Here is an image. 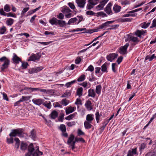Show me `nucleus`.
<instances>
[{
  "label": "nucleus",
  "mask_w": 156,
  "mask_h": 156,
  "mask_svg": "<svg viewBox=\"0 0 156 156\" xmlns=\"http://www.w3.org/2000/svg\"><path fill=\"white\" fill-rule=\"evenodd\" d=\"M121 8V6L115 4L114 6L113 9L114 12L117 13L120 11Z\"/></svg>",
  "instance_id": "nucleus-21"
},
{
  "label": "nucleus",
  "mask_w": 156,
  "mask_h": 156,
  "mask_svg": "<svg viewBox=\"0 0 156 156\" xmlns=\"http://www.w3.org/2000/svg\"><path fill=\"white\" fill-rule=\"evenodd\" d=\"M75 138L76 139V142L79 141L83 143H84L85 142V140L82 138H78L76 137Z\"/></svg>",
  "instance_id": "nucleus-56"
},
{
  "label": "nucleus",
  "mask_w": 156,
  "mask_h": 156,
  "mask_svg": "<svg viewBox=\"0 0 156 156\" xmlns=\"http://www.w3.org/2000/svg\"><path fill=\"white\" fill-rule=\"evenodd\" d=\"M112 5L111 2L109 3L105 9V11L108 15L112 14V11L111 9V7Z\"/></svg>",
  "instance_id": "nucleus-8"
},
{
  "label": "nucleus",
  "mask_w": 156,
  "mask_h": 156,
  "mask_svg": "<svg viewBox=\"0 0 156 156\" xmlns=\"http://www.w3.org/2000/svg\"><path fill=\"white\" fill-rule=\"evenodd\" d=\"M76 124L75 122L73 121L71 122H69L67 123V126L69 127H71L72 126H74Z\"/></svg>",
  "instance_id": "nucleus-62"
},
{
  "label": "nucleus",
  "mask_w": 156,
  "mask_h": 156,
  "mask_svg": "<svg viewBox=\"0 0 156 156\" xmlns=\"http://www.w3.org/2000/svg\"><path fill=\"white\" fill-rule=\"evenodd\" d=\"M58 24L60 27H63L66 25V22L64 20H58Z\"/></svg>",
  "instance_id": "nucleus-31"
},
{
  "label": "nucleus",
  "mask_w": 156,
  "mask_h": 156,
  "mask_svg": "<svg viewBox=\"0 0 156 156\" xmlns=\"http://www.w3.org/2000/svg\"><path fill=\"white\" fill-rule=\"evenodd\" d=\"M13 56L12 58V60L14 63L17 64L19 63V62H22L21 58L18 57L16 54L13 53Z\"/></svg>",
  "instance_id": "nucleus-7"
},
{
  "label": "nucleus",
  "mask_w": 156,
  "mask_h": 156,
  "mask_svg": "<svg viewBox=\"0 0 156 156\" xmlns=\"http://www.w3.org/2000/svg\"><path fill=\"white\" fill-rule=\"evenodd\" d=\"M101 71L103 72H107V67L106 65L104 64L101 66Z\"/></svg>",
  "instance_id": "nucleus-41"
},
{
  "label": "nucleus",
  "mask_w": 156,
  "mask_h": 156,
  "mask_svg": "<svg viewBox=\"0 0 156 156\" xmlns=\"http://www.w3.org/2000/svg\"><path fill=\"white\" fill-rule=\"evenodd\" d=\"M31 96H22V98L20 99L21 101H22V102H23L24 101H27L30 99V98H31Z\"/></svg>",
  "instance_id": "nucleus-39"
},
{
  "label": "nucleus",
  "mask_w": 156,
  "mask_h": 156,
  "mask_svg": "<svg viewBox=\"0 0 156 156\" xmlns=\"http://www.w3.org/2000/svg\"><path fill=\"white\" fill-rule=\"evenodd\" d=\"M91 104V101L89 100H88L86 103L85 105L88 110L90 111L93 109Z\"/></svg>",
  "instance_id": "nucleus-13"
},
{
  "label": "nucleus",
  "mask_w": 156,
  "mask_h": 156,
  "mask_svg": "<svg viewBox=\"0 0 156 156\" xmlns=\"http://www.w3.org/2000/svg\"><path fill=\"white\" fill-rule=\"evenodd\" d=\"M114 22V21H107L105 23L102 24L101 25V27L103 29L106 26L109 27L110 26H109V25L113 23Z\"/></svg>",
  "instance_id": "nucleus-20"
},
{
  "label": "nucleus",
  "mask_w": 156,
  "mask_h": 156,
  "mask_svg": "<svg viewBox=\"0 0 156 156\" xmlns=\"http://www.w3.org/2000/svg\"><path fill=\"white\" fill-rule=\"evenodd\" d=\"M58 20L55 17L53 18L52 19L49 20V23L52 25H57L58 24Z\"/></svg>",
  "instance_id": "nucleus-24"
},
{
  "label": "nucleus",
  "mask_w": 156,
  "mask_h": 156,
  "mask_svg": "<svg viewBox=\"0 0 156 156\" xmlns=\"http://www.w3.org/2000/svg\"><path fill=\"white\" fill-rule=\"evenodd\" d=\"M121 3L122 5H126L130 4V2L128 0H125L122 1Z\"/></svg>",
  "instance_id": "nucleus-58"
},
{
  "label": "nucleus",
  "mask_w": 156,
  "mask_h": 156,
  "mask_svg": "<svg viewBox=\"0 0 156 156\" xmlns=\"http://www.w3.org/2000/svg\"><path fill=\"white\" fill-rule=\"evenodd\" d=\"M102 28L101 27V25H100L99 27L96 28L94 29H93L91 30V32H94L100 31L101 29H102Z\"/></svg>",
  "instance_id": "nucleus-51"
},
{
  "label": "nucleus",
  "mask_w": 156,
  "mask_h": 156,
  "mask_svg": "<svg viewBox=\"0 0 156 156\" xmlns=\"http://www.w3.org/2000/svg\"><path fill=\"white\" fill-rule=\"evenodd\" d=\"M77 20V18L76 17L71 18L69 20L68 23H67V24L70 25L71 23H74V22H76Z\"/></svg>",
  "instance_id": "nucleus-33"
},
{
  "label": "nucleus",
  "mask_w": 156,
  "mask_h": 156,
  "mask_svg": "<svg viewBox=\"0 0 156 156\" xmlns=\"http://www.w3.org/2000/svg\"><path fill=\"white\" fill-rule=\"evenodd\" d=\"M75 104L78 105H82V102L80 99V98H77L75 103Z\"/></svg>",
  "instance_id": "nucleus-52"
},
{
  "label": "nucleus",
  "mask_w": 156,
  "mask_h": 156,
  "mask_svg": "<svg viewBox=\"0 0 156 156\" xmlns=\"http://www.w3.org/2000/svg\"><path fill=\"white\" fill-rule=\"evenodd\" d=\"M95 116H96V119L97 121V123H98L99 122V120L100 119V115L99 114V112H97L95 114Z\"/></svg>",
  "instance_id": "nucleus-49"
},
{
  "label": "nucleus",
  "mask_w": 156,
  "mask_h": 156,
  "mask_svg": "<svg viewBox=\"0 0 156 156\" xmlns=\"http://www.w3.org/2000/svg\"><path fill=\"white\" fill-rule=\"evenodd\" d=\"M132 20V19L129 18L121 19H119V21L122 23L126 22H131Z\"/></svg>",
  "instance_id": "nucleus-35"
},
{
  "label": "nucleus",
  "mask_w": 156,
  "mask_h": 156,
  "mask_svg": "<svg viewBox=\"0 0 156 156\" xmlns=\"http://www.w3.org/2000/svg\"><path fill=\"white\" fill-rule=\"evenodd\" d=\"M91 123L87 121H85L84 124L85 128L87 129L91 128L92 126V125L91 124Z\"/></svg>",
  "instance_id": "nucleus-22"
},
{
  "label": "nucleus",
  "mask_w": 156,
  "mask_h": 156,
  "mask_svg": "<svg viewBox=\"0 0 156 156\" xmlns=\"http://www.w3.org/2000/svg\"><path fill=\"white\" fill-rule=\"evenodd\" d=\"M95 95V93L94 89H90L89 90L88 94V96L94 98Z\"/></svg>",
  "instance_id": "nucleus-19"
},
{
  "label": "nucleus",
  "mask_w": 156,
  "mask_h": 156,
  "mask_svg": "<svg viewBox=\"0 0 156 156\" xmlns=\"http://www.w3.org/2000/svg\"><path fill=\"white\" fill-rule=\"evenodd\" d=\"M6 16L7 17H12L15 18L16 17V14L11 12L7 13Z\"/></svg>",
  "instance_id": "nucleus-44"
},
{
  "label": "nucleus",
  "mask_w": 156,
  "mask_h": 156,
  "mask_svg": "<svg viewBox=\"0 0 156 156\" xmlns=\"http://www.w3.org/2000/svg\"><path fill=\"white\" fill-rule=\"evenodd\" d=\"M6 30V27L5 26H2L0 28V34H3L5 33Z\"/></svg>",
  "instance_id": "nucleus-32"
},
{
  "label": "nucleus",
  "mask_w": 156,
  "mask_h": 156,
  "mask_svg": "<svg viewBox=\"0 0 156 156\" xmlns=\"http://www.w3.org/2000/svg\"><path fill=\"white\" fill-rule=\"evenodd\" d=\"M86 14L87 15L90 16H95V14H96V13L93 12V11L90 10L86 12Z\"/></svg>",
  "instance_id": "nucleus-50"
},
{
  "label": "nucleus",
  "mask_w": 156,
  "mask_h": 156,
  "mask_svg": "<svg viewBox=\"0 0 156 156\" xmlns=\"http://www.w3.org/2000/svg\"><path fill=\"white\" fill-rule=\"evenodd\" d=\"M95 16L97 17L101 16L102 17H107V16L106 14L103 12H98L96 13V15Z\"/></svg>",
  "instance_id": "nucleus-30"
},
{
  "label": "nucleus",
  "mask_w": 156,
  "mask_h": 156,
  "mask_svg": "<svg viewBox=\"0 0 156 156\" xmlns=\"http://www.w3.org/2000/svg\"><path fill=\"white\" fill-rule=\"evenodd\" d=\"M74 114H71L65 118V119L67 120H69L72 119L74 117Z\"/></svg>",
  "instance_id": "nucleus-57"
},
{
  "label": "nucleus",
  "mask_w": 156,
  "mask_h": 156,
  "mask_svg": "<svg viewBox=\"0 0 156 156\" xmlns=\"http://www.w3.org/2000/svg\"><path fill=\"white\" fill-rule=\"evenodd\" d=\"M32 101L35 104L39 105H41L43 103L44 100L41 99H33Z\"/></svg>",
  "instance_id": "nucleus-14"
},
{
  "label": "nucleus",
  "mask_w": 156,
  "mask_h": 156,
  "mask_svg": "<svg viewBox=\"0 0 156 156\" xmlns=\"http://www.w3.org/2000/svg\"><path fill=\"white\" fill-rule=\"evenodd\" d=\"M21 66L22 68L24 69H25L27 68L28 66H29L28 64L26 62H22Z\"/></svg>",
  "instance_id": "nucleus-40"
},
{
  "label": "nucleus",
  "mask_w": 156,
  "mask_h": 156,
  "mask_svg": "<svg viewBox=\"0 0 156 156\" xmlns=\"http://www.w3.org/2000/svg\"><path fill=\"white\" fill-rule=\"evenodd\" d=\"M28 150L29 153L30 154H31L33 153V152L35 151V149L34 148V147L33 146V144L31 143L28 146Z\"/></svg>",
  "instance_id": "nucleus-17"
},
{
  "label": "nucleus",
  "mask_w": 156,
  "mask_h": 156,
  "mask_svg": "<svg viewBox=\"0 0 156 156\" xmlns=\"http://www.w3.org/2000/svg\"><path fill=\"white\" fill-rule=\"evenodd\" d=\"M75 82H76V81L74 80L71 81V82L67 83H66V84L65 85L66 86V87H69L71 85L75 83Z\"/></svg>",
  "instance_id": "nucleus-54"
},
{
  "label": "nucleus",
  "mask_w": 156,
  "mask_h": 156,
  "mask_svg": "<svg viewBox=\"0 0 156 156\" xmlns=\"http://www.w3.org/2000/svg\"><path fill=\"white\" fill-rule=\"evenodd\" d=\"M61 102L62 104L64 106L67 105L69 103L68 101L66 99H62L61 101Z\"/></svg>",
  "instance_id": "nucleus-55"
},
{
  "label": "nucleus",
  "mask_w": 156,
  "mask_h": 156,
  "mask_svg": "<svg viewBox=\"0 0 156 156\" xmlns=\"http://www.w3.org/2000/svg\"><path fill=\"white\" fill-rule=\"evenodd\" d=\"M94 70V67L91 65H90L88 67L87 69L86 70V71L87 70L90 71V72H92Z\"/></svg>",
  "instance_id": "nucleus-61"
},
{
  "label": "nucleus",
  "mask_w": 156,
  "mask_h": 156,
  "mask_svg": "<svg viewBox=\"0 0 156 156\" xmlns=\"http://www.w3.org/2000/svg\"><path fill=\"white\" fill-rule=\"evenodd\" d=\"M29 9V7L24 8L23 10L22 11L21 15H23L25 12L28 11Z\"/></svg>",
  "instance_id": "nucleus-63"
},
{
  "label": "nucleus",
  "mask_w": 156,
  "mask_h": 156,
  "mask_svg": "<svg viewBox=\"0 0 156 156\" xmlns=\"http://www.w3.org/2000/svg\"><path fill=\"white\" fill-rule=\"evenodd\" d=\"M76 139H75V140L73 141L71 143V144L70 145H69V147H70L71 148V149L72 150H74V149L75 148V145L76 142Z\"/></svg>",
  "instance_id": "nucleus-47"
},
{
  "label": "nucleus",
  "mask_w": 156,
  "mask_h": 156,
  "mask_svg": "<svg viewBox=\"0 0 156 156\" xmlns=\"http://www.w3.org/2000/svg\"><path fill=\"white\" fill-rule=\"evenodd\" d=\"M35 70V72L36 73H37L44 69V67L42 66H40L39 67H36L34 68Z\"/></svg>",
  "instance_id": "nucleus-53"
},
{
  "label": "nucleus",
  "mask_w": 156,
  "mask_h": 156,
  "mask_svg": "<svg viewBox=\"0 0 156 156\" xmlns=\"http://www.w3.org/2000/svg\"><path fill=\"white\" fill-rule=\"evenodd\" d=\"M4 9L5 11L8 12L10 11V7L9 5L6 4L4 7Z\"/></svg>",
  "instance_id": "nucleus-42"
},
{
  "label": "nucleus",
  "mask_w": 156,
  "mask_h": 156,
  "mask_svg": "<svg viewBox=\"0 0 156 156\" xmlns=\"http://www.w3.org/2000/svg\"><path fill=\"white\" fill-rule=\"evenodd\" d=\"M145 156H155V155L154 154V151H151L147 153L145 155Z\"/></svg>",
  "instance_id": "nucleus-64"
},
{
  "label": "nucleus",
  "mask_w": 156,
  "mask_h": 156,
  "mask_svg": "<svg viewBox=\"0 0 156 156\" xmlns=\"http://www.w3.org/2000/svg\"><path fill=\"white\" fill-rule=\"evenodd\" d=\"M85 77V76L83 74L81 75L77 79V81L78 82H81L83 81Z\"/></svg>",
  "instance_id": "nucleus-43"
},
{
  "label": "nucleus",
  "mask_w": 156,
  "mask_h": 156,
  "mask_svg": "<svg viewBox=\"0 0 156 156\" xmlns=\"http://www.w3.org/2000/svg\"><path fill=\"white\" fill-rule=\"evenodd\" d=\"M41 6L38 7L34 9L31 10H30L28 12V13H29V15H30L34 13L35 12L38 10L39 8H40Z\"/></svg>",
  "instance_id": "nucleus-45"
},
{
  "label": "nucleus",
  "mask_w": 156,
  "mask_h": 156,
  "mask_svg": "<svg viewBox=\"0 0 156 156\" xmlns=\"http://www.w3.org/2000/svg\"><path fill=\"white\" fill-rule=\"evenodd\" d=\"M27 144L23 142H22L21 144L20 149L22 150H24L27 148Z\"/></svg>",
  "instance_id": "nucleus-37"
},
{
  "label": "nucleus",
  "mask_w": 156,
  "mask_h": 156,
  "mask_svg": "<svg viewBox=\"0 0 156 156\" xmlns=\"http://www.w3.org/2000/svg\"><path fill=\"white\" fill-rule=\"evenodd\" d=\"M108 0H104L101 1L100 4L96 7L98 10H102L105 4L108 2Z\"/></svg>",
  "instance_id": "nucleus-6"
},
{
  "label": "nucleus",
  "mask_w": 156,
  "mask_h": 156,
  "mask_svg": "<svg viewBox=\"0 0 156 156\" xmlns=\"http://www.w3.org/2000/svg\"><path fill=\"white\" fill-rule=\"evenodd\" d=\"M60 129L63 133L66 131V127L65 125L61 124L60 126Z\"/></svg>",
  "instance_id": "nucleus-36"
},
{
  "label": "nucleus",
  "mask_w": 156,
  "mask_h": 156,
  "mask_svg": "<svg viewBox=\"0 0 156 156\" xmlns=\"http://www.w3.org/2000/svg\"><path fill=\"white\" fill-rule=\"evenodd\" d=\"M0 61L1 62H4V63L1 67V71H4L5 69L7 68L9 65L10 60L6 57L3 56L0 58Z\"/></svg>",
  "instance_id": "nucleus-2"
},
{
  "label": "nucleus",
  "mask_w": 156,
  "mask_h": 156,
  "mask_svg": "<svg viewBox=\"0 0 156 156\" xmlns=\"http://www.w3.org/2000/svg\"><path fill=\"white\" fill-rule=\"evenodd\" d=\"M76 2L79 7L83 8L85 4L86 1L85 0H76Z\"/></svg>",
  "instance_id": "nucleus-10"
},
{
  "label": "nucleus",
  "mask_w": 156,
  "mask_h": 156,
  "mask_svg": "<svg viewBox=\"0 0 156 156\" xmlns=\"http://www.w3.org/2000/svg\"><path fill=\"white\" fill-rule=\"evenodd\" d=\"M101 85L97 86L96 88V92L97 94H101Z\"/></svg>",
  "instance_id": "nucleus-34"
},
{
  "label": "nucleus",
  "mask_w": 156,
  "mask_h": 156,
  "mask_svg": "<svg viewBox=\"0 0 156 156\" xmlns=\"http://www.w3.org/2000/svg\"><path fill=\"white\" fill-rule=\"evenodd\" d=\"M62 12L64 13H69L71 11L69 8L66 6H64L62 9Z\"/></svg>",
  "instance_id": "nucleus-23"
},
{
  "label": "nucleus",
  "mask_w": 156,
  "mask_h": 156,
  "mask_svg": "<svg viewBox=\"0 0 156 156\" xmlns=\"http://www.w3.org/2000/svg\"><path fill=\"white\" fill-rule=\"evenodd\" d=\"M146 30H137L136 31L135 33V34L138 36V37H140L142 35H144V34L146 32Z\"/></svg>",
  "instance_id": "nucleus-11"
},
{
  "label": "nucleus",
  "mask_w": 156,
  "mask_h": 156,
  "mask_svg": "<svg viewBox=\"0 0 156 156\" xmlns=\"http://www.w3.org/2000/svg\"><path fill=\"white\" fill-rule=\"evenodd\" d=\"M30 137L34 140L36 138V131L34 129H33L31 131Z\"/></svg>",
  "instance_id": "nucleus-29"
},
{
  "label": "nucleus",
  "mask_w": 156,
  "mask_h": 156,
  "mask_svg": "<svg viewBox=\"0 0 156 156\" xmlns=\"http://www.w3.org/2000/svg\"><path fill=\"white\" fill-rule=\"evenodd\" d=\"M14 22V20L12 18H9L6 21V24L7 25L9 26H11Z\"/></svg>",
  "instance_id": "nucleus-25"
},
{
  "label": "nucleus",
  "mask_w": 156,
  "mask_h": 156,
  "mask_svg": "<svg viewBox=\"0 0 156 156\" xmlns=\"http://www.w3.org/2000/svg\"><path fill=\"white\" fill-rule=\"evenodd\" d=\"M41 57V54L39 53H37L36 54H32L28 60V61H35L36 60H39Z\"/></svg>",
  "instance_id": "nucleus-3"
},
{
  "label": "nucleus",
  "mask_w": 156,
  "mask_h": 156,
  "mask_svg": "<svg viewBox=\"0 0 156 156\" xmlns=\"http://www.w3.org/2000/svg\"><path fill=\"white\" fill-rule=\"evenodd\" d=\"M117 56L118 55L115 53L110 54L107 56V58L108 61L112 62L113 60L117 58Z\"/></svg>",
  "instance_id": "nucleus-9"
},
{
  "label": "nucleus",
  "mask_w": 156,
  "mask_h": 156,
  "mask_svg": "<svg viewBox=\"0 0 156 156\" xmlns=\"http://www.w3.org/2000/svg\"><path fill=\"white\" fill-rule=\"evenodd\" d=\"M7 142L8 144H12L13 143V139L12 137L10 138H7Z\"/></svg>",
  "instance_id": "nucleus-48"
},
{
  "label": "nucleus",
  "mask_w": 156,
  "mask_h": 156,
  "mask_svg": "<svg viewBox=\"0 0 156 156\" xmlns=\"http://www.w3.org/2000/svg\"><path fill=\"white\" fill-rule=\"evenodd\" d=\"M129 45V43H126L124 46L120 47L119 49V53L122 55L126 54L127 53V49Z\"/></svg>",
  "instance_id": "nucleus-5"
},
{
  "label": "nucleus",
  "mask_w": 156,
  "mask_h": 156,
  "mask_svg": "<svg viewBox=\"0 0 156 156\" xmlns=\"http://www.w3.org/2000/svg\"><path fill=\"white\" fill-rule=\"evenodd\" d=\"M49 116L51 119H55L58 116V113L55 111H53L49 115Z\"/></svg>",
  "instance_id": "nucleus-16"
},
{
  "label": "nucleus",
  "mask_w": 156,
  "mask_h": 156,
  "mask_svg": "<svg viewBox=\"0 0 156 156\" xmlns=\"http://www.w3.org/2000/svg\"><path fill=\"white\" fill-rule=\"evenodd\" d=\"M89 3L93 5H94L97 4L98 2V0H89Z\"/></svg>",
  "instance_id": "nucleus-38"
},
{
  "label": "nucleus",
  "mask_w": 156,
  "mask_h": 156,
  "mask_svg": "<svg viewBox=\"0 0 156 156\" xmlns=\"http://www.w3.org/2000/svg\"><path fill=\"white\" fill-rule=\"evenodd\" d=\"M24 131V130L22 129H12V132L9 134V136L10 137H15L17 136L21 137L25 134Z\"/></svg>",
  "instance_id": "nucleus-1"
},
{
  "label": "nucleus",
  "mask_w": 156,
  "mask_h": 156,
  "mask_svg": "<svg viewBox=\"0 0 156 156\" xmlns=\"http://www.w3.org/2000/svg\"><path fill=\"white\" fill-rule=\"evenodd\" d=\"M83 90V89L82 87H80L77 89L76 92L77 94L79 97H80L82 95Z\"/></svg>",
  "instance_id": "nucleus-28"
},
{
  "label": "nucleus",
  "mask_w": 156,
  "mask_h": 156,
  "mask_svg": "<svg viewBox=\"0 0 156 156\" xmlns=\"http://www.w3.org/2000/svg\"><path fill=\"white\" fill-rule=\"evenodd\" d=\"M150 23V22H148L147 23H146V22H144L140 24V26L142 28L146 29L149 26Z\"/></svg>",
  "instance_id": "nucleus-27"
},
{
  "label": "nucleus",
  "mask_w": 156,
  "mask_h": 156,
  "mask_svg": "<svg viewBox=\"0 0 156 156\" xmlns=\"http://www.w3.org/2000/svg\"><path fill=\"white\" fill-rule=\"evenodd\" d=\"M94 115L93 114H90L87 115L86 116V121L92 122L94 119Z\"/></svg>",
  "instance_id": "nucleus-15"
},
{
  "label": "nucleus",
  "mask_w": 156,
  "mask_h": 156,
  "mask_svg": "<svg viewBox=\"0 0 156 156\" xmlns=\"http://www.w3.org/2000/svg\"><path fill=\"white\" fill-rule=\"evenodd\" d=\"M74 139V136L73 134H71L67 142V144L69 145H70L71 143L73 141Z\"/></svg>",
  "instance_id": "nucleus-26"
},
{
  "label": "nucleus",
  "mask_w": 156,
  "mask_h": 156,
  "mask_svg": "<svg viewBox=\"0 0 156 156\" xmlns=\"http://www.w3.org/2000/svg\"><path fill=\"white\" fill-rule=\"evenodd\" d=\"M28 72L30 74H33L36 73L34 68L29 69Z\"/></svg>",
  "instance_id": "nucleus-59"
},
{
  "label": "nucleus",
  "mask_w": 156,
  "mask_h": 156,
  "mask_svg": "<svg viewBox=\"0 0 156 156\" xmlns=\"http://www.w3.org/2000/svg\"><path fill=\"white\" fill-rule=\"evenodd\" d=\"M24 89L25 90H26L29 93H31L34 91H37L39 90V88H31V87H26L24 88Z\"/></svg>",
  "instance_id": "nucleus-12"
},
{
  "label": "nucleus",
  "mask_w": 156,
  "mask_h": 156,
  "mask_svg": "<svg viewBox=\"0 0 156 156\" xmlns=\"http://www.w3.org/2000/svg\"><path fill=\"white\" fill-rule=\"evenodd\" d=\"M127 38L126 40V41H132L134 42L133 45H135L136 44L137 42L139 41H138V38L137 37H135L132 36V34L130 33L127 35Z\"/></svg>",
  "instance_id": "nucleus-4"
},
{
  "label": "nucleus",
  "mask_w": 156,
  "mask_h": 156,
  "mask_svg": "<svg viewBox=\"0 0 156 156\" xmlns=\"http://www.w3.org/2000/svg\"><path fill=\"white\" fill-rule=\"evenodd\" d=\"M75 107H69L68 108H67L66 110V115L69 114L70 113L73 112L74 111Z\"/></svg>",
  "instance_id": "nucleus-18"
},
{
  "label": "nucleus",
  "mask_w": 156,
  "mask_h": 156,
  "mask_svg": "<svg viewBox=\"0 0 156 156\" xmlns=\"http://www.w3.org/2000/svg\"><path fill=\"white\" fill-rule=\"evenodd\" d=\"M156 27V19H154L152 21V25L150 27V28Z\"/></svg>",
  "instance_id": "nucleus-60"
},
{
  "label": "nucleus",
  "mask_w": 156,
  "mask_h": 156,
  "mask_svg": "<svg viewBox=\"0 0 156 156\" xmlns=\"http://www.w3.org/2000/svg\"><path fill=\"white\" fill-rule=\"evenodd\" d=\"M107 32V31L105 32L104 34H102L101 35L99 36L98 37L94 38L90 43V44H86V45H85V46H88V45H90V44H92L93 42H94V41H96V40H97V39H98L99 37L103 36Z\"/></svg>",
  "instance_id": "nucleus-46"
}]
</instances>
